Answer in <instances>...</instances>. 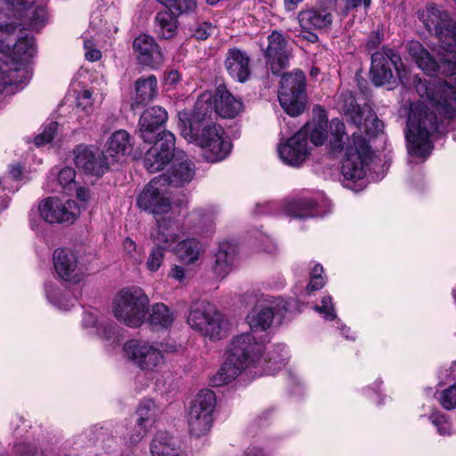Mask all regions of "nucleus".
<instances>
[{
  "label": "nucleus",
  "instance_id": "40",
  "mask_svg": "<svg viewBox=\"0 0 456 456\" xmlns=\"http://www.w3.org/2000/svg\"><path fill=\"white\" fill-rule=\"evenodd\" d=\"M314 310L322 314L326 320L331 321L337 318V314L330 296H325L322 299V305H316Z\"/></svg>",
  "mask_w": 456,
  "mask_h": 456
},
{
  "label": "nucleus",
  "instance_id": "59",
  "mask_svg": "<svg viewBox=\"0 0 456 456\" xmlns=\"http://www.w3.org/2000/svg\"><path fill=\"white\" fill-rule=\"evenodd\" d=\"M75 190L77 191V199L80 200L81 201L85 202L89 199V190L88 189L80 187L77 189L76 188Z\"/></svg>",
  "mask_w": 456,
  "mask_h": 456
},
{
  "label": "nucleus",
  "instance_id": "35",
  "mask_svg": "<svg viewBox=\"0 0 456 456\" xmlns=\"http://www.w3.org/2000/svg\"><path fill=\"white\" fill-rule=\"evenodd\" d=\"M176 447L178 446L172 436L167 432L159 431L155 434L150 449L151 456H167Z\"/></svg>",
  "mask_w": 456,
  "mask_h": 456
},
{
  "label": "nucleus",
  "instance_id": "56",
  "mask_svg": "<svg viewBox=\"0 0 456 456\" xmlns=\"http://www.w3.org/2000/svg\"><path fill=\"white\" fill-rule=\"evenodd\" d=\"M275 207V202H267L265 203L264 205L257 204L256 206V211L257 214H273Z\"/></svg>",
  "mask_w": 456,
  "mask_h": 456
},
{
  "label": "nucleus",
  "instance_id": "54",
  "mask_svg": "<svg viewBox=\"0 0 456 456\" xmlns=\"http://www.w3.org/2000/svg\"><path fill=\"white\" fill-rule=\"evenodd\" d=\"M169 275L179 282H183L185 278L184 268L179 265H174L170 270Z\"/></svg>",
  "mask_w": 456,
  "mask_h": 456
},
{
  "label": "nucleus",
  "instance_id": "42",
  "mask_svg": "<svg viewBox=\"0 0 456 456\" xmlns=\"http://www.w3.org/2000/svg\"><path fill=\"white\" fill-rule=\"evenodd\" d=\"M26 15L30 20V25L33 27L43 24L46 19V12L42 6H29L26 8Z\"/></svg>",
  "mask_w": 456,
  "mask_h": 456
},
{
  "label": "nucleus",
  "instance_id": "34",
  "mask_svg": "<svg viewBox=\"0 0 456 456\" xmlns=\"http://www.w3.org/2000/svg\"><path fill=\"white\" fill-rule=\"evenodd\" d=\"M12 58L18 62H28L37 53V48L32 36L26 34L20 37L13 45Z\"/></svg>",
  "mask_w": 456,
  "mask_h": 456
},
{
  "label": "nucleus",
  "instance_id": "17",
  "mask_svg": "<svg viewBox=\"0 0 456 456\" xmlns=\"http://www.w3.org/2000/svg\"><path fill=\"white\" fill-rule=\"evenodd\" d=\"M53 263L57 275L63 281L78 283L84 277V269L77 255L67 248H57L53 255Z\"/></svg>",
  "mask_w": 456,
  "mask_h": 456
},
{
  "label": "nucleus",
  "instance_id": "51",
  "mask_svg": "<svg viewBox=\"0 0 456 456\" xmlns=\"http://www.w3.org/2000/svg\"><path fill=\"white\" fill-rule=\"evenodd\" d=\"M18 456H45L38 448L31 444H22L17 448Z\"/></svg>",
  "mask_w": 456,
  "mask_h": 456
},
{
  "label": "nucleus",
  "instance_id": "58",
  "mask_svg": "<svg viewBox=\"0 0 456 456\" xmlns=\"http://www.w3.org/2000/svg\"><path fill=\"white\" fill-rule=\"evenodd\" d=\"M165 80L167 85H175L180 80V74L175 69L171 70L167 74Z\"/></svg>",
  "mask_w": 456,
  "mask_h": 456
},
{
  "label": "nucleus",
  "instance_id": "27",
  "mask_svg": "<svg viewBox=\"0 0 456 456\" xmlns=\"http://www.w3.org/2000/svg\"><path fill=\"white\" fill-rule=\"evenodd\" d=\"M194 175L195 166L185 155L183 159L175 160L169 174H163L159 176L166 178L165 182L168 186L181 187L190 183Z\"/></svg>",
  "mask_w": 456,
  "mask_h": 456
},
{
  "label": "nucleus",
  "instance_id": "33",
  "mask_svg": "<svg viewBox=\"0 0 456 456\" xmlns=\"http://www.w3.org/2000/svg\"><path fill=\"white\" fill-rule=\"evenodd\" d=\"M157 78L154 75L137 79L135 82L134 97L136 105L152 101L157 95Z\"/></svg>",
  "mask_w": 456,
  "mask_h": 456
},
{
  "label": "nucleus",
  "instance_id": "14",
  "mask_svg": "<svg viewBox=\"0 0 456 456\" xmlns=\"http://www.w3.org/2000/svg\"><path fill=\"white\" fill-rule=\"evenodd\" d=\"M168 9L158 12L154 18V32L162 39H170L177 32V17L171 12L175 9L180 13H189L197 7L196 0H158Z\"/></svg>",
  "mask_w": 456,
  "mask_h": 456
},
{
  "label": "nucleus",
  "instance_id": "30",
  "mask_svg": "<svg viewBox=\"0 0 456 456\" xmlns=\"http://www.w3.org/2000/svg\"><path fill=\"white\" fill-rule=\"evenodd\" d=\"M148 312L147 323L153 330H167L175 321L174 313L163 303L153 304Z\"/></svg>",
  "mask_w": 456,
  "mask_h": 456
},
{
  "label": "nucleus",
  "instance_id": "21",
  "mask_svg": "<svg viewBox=\"0 0 456 456\" xmlns=\"http://www.w3.org/2000/svg\"><path fill=\"white\" fill-rule=\"evenodd\" d=\"M74 162L78 169L86 174L102 175L110 167L108 157L103 152L95 153L91 148L78 145L74 150Z\"/></svg>",
  "mask_w": 456,
  "mask_h": 456
},
{
  "label": "nucleus",
  "instance_id": "24",
  "mask_svg": "<svg viewBox=\"0 0 456 456\" xmlns=\"http://www.w3.org/2000/svg\"><path fill=\"white\" fill-rule=\"evenodd\" d=\"M214 113L224 118H232L241 112L243 105L224 86L216 87L212 94Z\"/></svg>",
  "mask_w": 456,
  "mask_h": 456
},
{
  "label": "nucleus",
  "instance_id": "64",
  "mask_svg": "<svg viewBox=\"0 0 456 456\" xmlns=\"http://www.w3.org/2000/svg\"><path fill=\"white\" fill-rule=\"evenodd\" d=\"M323 273V267L321 265H315L314 267L312 269L310 276L311 277H322Z\"/></svg>",
  "mask_w": 456,
  "mask_h": 456
},
{
  "label": "nucleus",
  "instance_id": "52",
  "mask_svg": "<svg viewBox=\"0 0 456 456\" xmlns=\"http://www.w3.org/2000/svg\"><path fill=\"white\" fill-rule=\"evenodd\" d=\"M325 284L323 277H311L310 282L305 289V294L310 295L311 293L321 289Z\"/></svg>",
  "mask_w": 456,
  "mask_h": 456
},
{
  "label": "nucleus",
  "instance_id": "29",
  "mask_svg": "<svg viewBox=\"0 0 456 456\" xmlns=\"http://www.w3.org/2000/svg\"><path fill=\"white\" fill-rule=\"evenodd\" d=\"M314 111L318 115V119L307 123L299 132L305 133L306 138L309 134L311 142L318 146L327 139L328 118L326 110L320 106L314 107Z\"/></svg>",
  "mask_w": 456,
  "mask_h": 456
},
{
  "label": "nucleus",
  "instance_id": "39",
  "mask_svg": "<svg viewBox=\"0 0 456 456\" xmlns=\"http://www.w3.org/2000/svg\"><path fill=\"white\" fill-rule=\"evenodd\" d=\"M439 402L445 410L456 409V385L452 384L444 389L440 394Z\"/></svg>",
  "mask_w": 456,
  "mask_h": 456
},
{
  "label": "nucleus",
  "instance_id": "13",
  "mask_svg": "<svg viewBox=\"0 0 456 456\" xmlns=\"http://www.w3.org/2000/svg\"><path fill=\"white\" fill-rule=\"evenodd\" d=\"M155 145L149 149L143 159V166L150 173L164 169L171 159H183L185 152L175 149V137L169 131H163L156 140Z\"/></svg>",
  "mask_w": 456,
  "mask_h": 456
},
{
  "label": "nucleus",
  "instance_id": "1",
  "mask_svg": "<svg viewBox=\"0 0 456 456\" xmlns=\"http://www.w3.org/2000/svg\"><path fill=\"white\" fill-rule=\"evenodd\" d=\"M419 18L427 29L436 35L446 53L438 62L419 42L411 41L408 46L410 55L427 75L449 77L428 81L418 76L412 78V85L421 100L413 102L410 108L406 132L408 152L425 160L432 152V137L438 130L436 112L445 118L456 117V22L451 20L448 12L436 5H428L419 12Z\"/></svg>",
  "mask_w": 456,
  "mask_h": 456
},
{
  "label": "nucleus",
  "instance_id": "48",
  "mask_svg": "<svg viewBox=\"0 0 456 456\" xmlns=\"http://www.w3.org/2000/svg\"><path fill=\"white\" fill-rule=\"evenodd\" d=\"M15 29L16 25L13 23H8L6 21L5 15H4L0 11V47L4 45L5 40L2 34H7L8 36H11L15 31Z\"/></svg>",
  "mask_w": 456,
  "mask_h": 456
},
{
  "label": "nucleus",
  "instance_id": "2",
  "mask_svg": "<svg viewBox=\"0 0 456 456\" xmlns=\"http://www.w3.org/2000/svg\"><path fill=\"white\" fill-rule=\"evenodd\" d=\"M243 302L253 304V307L245 317L251 332L236 336L230 346L229 354L211 382L215 387H221L237 378L243 370L251 368H264L268 374H273L286 364L288 359L286 346L278 345L276 350L281 354H273L268 360L263 359L265 339L256 340L253 332L265 331L273 324L276 299L268 295L248 291L243 296Z\"/></svg>",
  "mask_w": 456,
  "mask_h": 456
},
{
  "label": "nucleus",
  "instance_id": "25",
  "mask_svg": "<svg viewBox=\"0 0 456 456\" xmlns=\"http://www.w3.org/2000/svg\"><path fill=\"white\" fill-rule=\"evenodd\" d=\"M132 151L133 142L129 133L124 129H119L109 137L103 154L108 157L110 165L118 161L120 157L130 154Z\"/></svg>",
  "mask_w": 456,
  "mask_h": 456
},
{
  "label": "nucleus",
  "instance_id": "18",
  "mask_svg": "<svg viewBox=\"0 0 456 456\" xmlns=\"http://www.w3.org/2000/svg\"><path fill=\"white\" fill-rule=\"evenodd\" d=\"M167 120V110L160 106H152L145 110L140 117L138 131L144 142L152 143L162 133L160 129Z\"/></svg>",
  "mask_w": 456,
  "mask_h": 456
},
{
  "label": "nucleus",
  "instance_id": "22",
  "mask_svg": "<svg viewBox=\"0 0 456 456\" xmlns=\"http://www.w3.org/2000/svg\"><path fill=\"white\" fill-rule=\"evenodd\" d=\"M133 48L138 61L144 66L156 68L163 61V55L155 39L146 34L136 37Z\"/></svg>",
  "mask_w": 456,
  "mask_h": 456
},
{
  "label": "nucleus",
  "instance_id": "7",
  "mask_svg": "<svg viewBox=\"0 0 456 456\" xmlns=\"http://www.w3.org/2000/svg\"><path fill=\"white\" fill-rule=\"evenodd\" d=\"M278 98L281 106L289 115H300L305 110L307 98L304 72L296 70L283 74Z\"/></svg>",
  "mask_w": 456,
  "mask_h": 456
},
{
  "label": "nucleus",
  "instance_id": "32",
  "mask_svg": "<svg viewBox=\"0 0 456 456\" xmlns=\"http://www.w3.org/2000/svg\"><path fill=\"white\" fill-rule=\"evenodd\" d=\"M286 213L295 218L305 219L318 216L316 203L311 199H300L288 202Z\"/></svg>",
  "mask_w": 456,
  "mask_h": 456
},
{
  "label": "nucleus",
  "instance_id": "6",
  "mask_svg": "<svg viewBox=\"0 0 456 456\" xmlns=\"http://www.w3.org/2000/svg\"><path fill=\"white\" fill-rule=\"evenodd\" d=\"M391 67L396 70L397 77L404 86L411 84L399 53L395 50L385 46L381 51L375 52L371 55L370 76L372 83L377 86L390 83L394 78Z\"/></svg>",
  "mask_w": 456,
  "mask_h": 456
},
{
  "label": "nucleus",
  "instance_id": "20",
  "mask_svg": "<svg viewBox=\"0 0 456 456\" xmlns=\"http://www.w3.org/2000/svg\"><path fill=\"white\" fill-rule=\"evenodd\" d=\"M280 159L288 166L300 167L309 155L308 141L305 133L297 132L286 142L278 147Z\"/></svg>",
  "mask_w": 456,
  "mask_h": 456
},
{
  "label": "nucleus",
  "instance_id": "28",
  "mask_svg": "<svg viewBox=\"0 0 456 456\" xmlns=\"http://www.w3.org/2000/svg\"><path fill=\"white\" fill-rule=\"evenodd\" d=\"M236 255L237 247L235 244L229 241L219 243L213 265V271L217 277L224 279L228 275L232 269Z\"/></svg>",
  "mask_w": 456,
  "mask_h": 456
},
{
  "label": "nucleus",
  "instance_id": "5",
  "mask_svg": "<svg viewBox=\"0 0 456 456\" xmlns=\"http://www.w3.org/2000/svg\"><path fill=\"white\" fill-rule=\"evenodd\" d=\"M223 315L211 303L200 300L192 303L187 315L191 329L210 340L223 337Z\"/></svg>",
  "mask_w": 456,
  "mask_h": 456
},
{
  "label": "nucleus",
  "instance_id": "8",
  "mask_svg": "<svg viewBox=\"0 0 456 456\" xmlns=\"http://www.w3.org/2000/svg\"><path fill=\"white\" fill-rule=\"evenodd\" d=\"M213 114L212 94L204 93L197 100L191 113L179 111L178 126L182 135L191 141L200 134L206 125H216L210 122Z\"/></svg>",
  "mask_w": 456,
  "mask_h": 456
},
{
  "label": "nucleus",
  "instance_id": "57",
  "mask_svg": "<svg viewBox=\"0 0 456 456\" xmlns=\"http://www.w3.org/2000/svg\"><path fill=\"white\" fill-rule=\"evenodd\" d=\"M382 41V38L379 33L371 34L367 41V48L369 50H373L377 48Z\"/></svg>",
  "mask_w": 456,
  "mask_h": 456
},
{
  "label": "nucleus",
  "instance_id": "31",
  "mask_svg": "<svg viewBox=\"0 0 456 456\" xmlns=\"http://www.w3.org/2000/svg\"><path fill=\"white\" fill-rule=\"evenodd\" d=\"M175 252L177 257L184 264L190 265L195 263L204 252L203 245L195 239H187L180 241Z\"/></svg>",
  "mask_w": 456,
  "mask_h": 456
},
{
  "label": "nucleus",
  "instance_id": "37",
  "mask_svg": "<svg viewBox=\"0 0 456 456\" xmlns=\"http://www.w3.org/2000/svg\"><path fill=\"white\" fill-rule=\"evenodd\" d=\"M76 172L72 167H66L58 173V186L63 192L69 194L76 189Z\"/></svg>",
  "mask_w": 456,
  "mask_h": 456
},
{
  "label": "nucleus",
  "instance_id": "36",
  "mask_svg": "<svg viewBox=\"0 0 456 456\" xmlns=\"http://www.w3.org/2000/svg\"><path fill=\"white\" fill-rule=\"evenodd\" d=\"M137 424L152 428L156 422L159 409L152 400H143L137 408Z\"/></svg>",
  "mask_w": 456,
  "mask_h": 456
},
{
  "label": "nucleus",
  "instance_id": "46",
  "mask_svg": "<svg viewBox=\"0 0 456 456\" xmlns=\"http://www.w3.org/2000/svg\"><path fill=\"white\" fill-rule=\"evenodd\" d=\"M84 48L86 50L85 56L87 61H96L102 58V52L94 47L91 40L86 39L84 41Z\"/></svg>",
  "mask_w": 456,
  "mask_h": 456
},
{
  "label": "nucleus",
  "instance_id": "26",
  "mask_svg": "<svg viewBox=\"0 0 456 456\" xmlns=\"http://www.w3.org/2000/svg\"><path fill=\"white\" fill-rule=\"evenodd\" d=\"M298 22L303 30L329 28L333 22L332 14L324 8H311L298 12Z\"/></svg>",
  "mask_w": 456,
  "mask_h": 456
},
{
  "label": "nucleus",
  "instance_id": "62",
  "mask_svg": "<svg viewBox=\"0 0 456 456\" xmlns=\"http://www.w3.org/2000/svg\"><path fill=\"white\" fill-rule=\"evenodd\" d=\"M362 2L363 0H346L345 7L347 11L353 10L359 7Z\"/></svg>",
  "mask_w": 456,
  "mask_h": 456
},
{
  "label": "nucleus",
  "instance_id": "50",
  "mask_svg": "<svg viewBox=\"0 0 456 456\" xmlns=\"http://www.w3.org/2000/svg\"><path fill=\"white\" fill-rule=\"evenodd\" d=\"M151 428L144 425H138L136 423L134 429L130 435L129 441L131 444H136L139 443L147 434Z\"/></svg>",
  "mask_w": 456,
  "mask_h": 456
},
{
  "label": "nucleus",
  "instance_id": "53",
  "mask_svg": "<svg viewBox=\"0 0 456 456\" xmlns=\"http://www.w3.org/2000/svg\"><path fill=\"white\" fill-rule=\"evenodd\" d=\"M443 376L449 381H454L453 384L456 385V362H453L449 368L440 372V378Z\"/></svg>",
  "mask_w": 456,
  "mask_h": 456
},
{
  "label": "nucleus",
  "instance_id": "16",
  "mask_svg": "<svg viewBox=\"0 0 456 456\" xmlns=\"http://www.w3.org/2000/svg\"><path fill=\"white\" fill-rule=\"evenodd\" d=\"M40 216L49 224L73 223L79 216L80 209L75 200H61L49 197L38 206Z\"/></svg>",
  "mask_w": 456,
  "mask_h": 456
},
{
  "label": "nucleus",
  "instance_id": "61",
  "mask_svg": "<svg viewBox=\"0 0 456 456\" xmlns=\"http://www.w3.org/2000/svg\"><path fill=\"white\" fill-rule=\"evenodd\" d=\"M10 174L13 179H19L22 174L21 167L20 165L12 166L10 168Z\"/></svg>",
  "mask_w": 456,
  "mask_h": 456
},
{
  "label": "nucleus",
  "instance_id": "63",
  "mask_svg": "<svg viewBox=\"0 0 456 456\" xmlns=\"http://www.w3.org/2000/svg\"><path fill=\"white\" fill-rule=\"evenodd\" d=\"M246 456H264L262 449L257 447L248 448L246 451Z\"/></svg>",
  "mask_w": 456,
  "mask_h": 456
},
{
  "label": "nucleus",
  "instance_id": "38",
  "mask_svg": "<svg viewBox=\"0 0 456 456\" xmlns=\"http://www.w3.org/2000/svg\"><path fill=\"white\" fill-rule=\"evenodd\" d=\"M429 419L436 428L440 436H450L452 434V425L444 414L439 411L433 412L429 416Z\"/></svg>",
  "mask_w": 456,
  "mask_h": 456
},
{
  "label": "nucleus",
  "instance_id": "12",
  "mask_svg": "<svg viewBox=\"0 0 456 456\" xmlns=\"http://www.w3.org/2000/svg\"><path fill=\"white\" fill-rule=\"evenodd\" d=\"M191 141L202 149L203 157L209 162L224 159L232 150V142L219 125H206Z\"/></svg>",
  "mask_w": 456,
  "mask_h": 456
},
{
  "label": "nucleus",
  "instance_id": "19",
  "mask_svg": "<svg viewBox=\"0 0 456 456\" xmlns=\"http://www.w3.org/2000/svg\"><path fill=\"white\" fill-rule=\"evenodd\" d=\"M267 40L268 46L265 52L266 64L273 74H280L289 64L287 39L282 33L274 30Z\"/></svg>",
  "mask_w": 456,
  "mask_h": 456
},
{
  "label": "nucleus",
  "instance_id": "15",
  "mask_svg": "<svg viewBox=\"0 0 456 456\" xmlns=\"http://www.w3.org/2000/svg\"><path fill=\"white\" fill-rule=\"evenodd\" d=\"M165 180V177L157 176L145 186L136 199L139 208L155 216L169 212L172 207Z\"/></svg>",
  "mask_w": 456,
  "mask_h": 456
},
{
  "label": "nucleus",
  "instance_id": "9",
  "mask_svg": "<svg viewBox=\"0 0 456 456\" xmlns=\"http://www.w3.org/2000/svg\"><path fill=\"white\" fill-rule=\"evenodd\" d=\"M184 234L183 225L174 219L163 218L158 221L157 229L151 232L156 248H154L147 260L146 265L151 272H156L162 265L165 250Z\"/></svg>",
  "mask_w": 456,
  "mask_h": 456
},
{
  "label": "nucleus",
  "instance_id": "55",
  "mask_svg": "<svg viewBox=\"0 0 456 456\" xmlns=\"http://www.w3.org/2000/svg\"><path fill=\"white\" fill-rule=\"evenodd\" d=\"M83 325L86 328H96L97 329V317L93 313H85L83 317Z\"/></svg>",
  "mask_w": 456,
  "mask_h": 456
},
{
  "label": "nucleus",
  "instance_id": "11",
  "mask_svg": "<svg viewBox=\"0 0 456 456\" xmlns=\"http://www.w3.org/2000/svg\"><path fill=\"white\" fill-rule=\"evenodd\" d=\"M126 357L144 371H157L165 364V357L155 343L132 339L124 345Z\"/></svg>",
  "mask_w": 456,
  "mask_h": 456
},
{
  "label": "nucleus",
  "instance_id": "4",
  "mask_svg": "<svg viewBox=\"0 0 456 456\" xmlns=\"http://www.w3.org/2000/svg\"><path fill=\"white\" fill-rule=\"evenodd\" d=\"M149 304L148 296L140 287H126L116 295L113 314L125 325L138 328L146 321Z\"/></svg>",
  "mask_w": 456,
  "mask_h": 456
},
{
  "label": "nucleus",
  "instance_id": "60",
  "mask_svg": "<svg viewBox=\"0 0 456 456\" xmlns=\"http://www.w3.org/2000/svg\"><path fill=\"white\" fill-rule=\"evenodd\" d=\"M303 33V38L307 40L308 42L315 43L318 41V36L315 33L312 32V30H304Z\"/></svg>",
  "mask_w": 456,
  "mask_h": 456
},
{
  "label": "nucleus",
  "instance_id": "47",
  "mask_svg": "<svg viewBox=\"0 0 456 456\" xmlns=\"http://www.w3.org/2000/svg\"><path fill=\"white\" fill-rule=\"evenodd\" d=\"M77 107L87 111L93 105L92 92L90 90H82L77 95Z\"/></svg>",
  "mask_w": 456,
  "mask_h": 456
},
{
  "label": "nucleus",
  "instance_id": "45",
  "mask_svg": "<svg viewBox=\"0 0 456 456\" xmlns=\"http://www.w3.org/2000/svg\"><path fill=\"white\" fill-rule=\"evenodd\" d=\"M215 27L209 22L197 23L192 28V36L198 40H206L213 34Z\"/></svg>",
  "mask_w": 456,
  "mask_h": 456
},
{
  "label": "nucleus",
  "instance_id": "49",
  "mask_svg": "<svg viewBox=\"0 0 456 456\" xmlns=\"http://www.w3.org/2000/svg\"><path fill=\"white\" fill-rule=\"evenodd\" d=\"M97 20L102 21V19H100L99 16L94 17L93 20H91V26L94 28V29H96V30H98L102 33H104L106 35H111V34L118 32V28L116 25L108 24V22L105 21L103 26H100L97 23Z\"/></svg>",
  "mask_w": 456,
  "mask_h": 456
},
{
  "label": "nucleus",
  "instance_id": "10",
  "mask_svg": "<svg viewBox=\"0 0 456 456\" xmlns=\"http://www.w3.org/2000/svg\"><path fill=\"white\" fill-rule=\"evenodd\" d=\"M216 405V395L210 389L201 390L191 403L188 412L190 434L194 436L207 435L212 427V413Z\"/></svg>",
  "mask_w": 456,
  "mask_h": 456
},
{
  "label": "nucleus",
  "instance_id": "43",
  "mask_svg": "<svg viewBox=\"0 0 456 456\" xmlns=\"http://www.w3.org/2000/svg\"><path fill=\"white\" fill-rule=\"evenodd\" d=\"M45 294L48 300L57 307L62 310H69L71 306L74 305L75 299L66 300L65 302L56 297L55 289L51 286H46Z\"/></svg>",
  "mask_w": 456,
  "mask_h": 456
},
{
  "label": "nucleus",
  "instance_id": "23",
  "mask_svg": "<svg viewBox=\"0 0 456 456\" xmlns=\"http://www.w3.org/2000/svg\"><path fill=\"white\" fill-rule=\"evenodd\" d=\"M224 64L229 75L234 80L244 83L249 78L250 58L245 51L238 48L229 49Z\"/></svg>",
  "mask_w": 456,
  "mask_h": 456
},
{
  "label": "nucleus",
  "instance_id": "41",
  "mask_svg": "<svg viewBox=\"0 0 456 456\" xmlns=\"http://www.w3.org/2000/svg\"><path fill=\"white\" fill-rule=\"evenodd\" d=\"M58 129V123L55 121L50 122L48 125L44 126L43 132L35 138V144L37 146H42L50 142Z\"/></svg>",
  "mask_w": 456,
  "mask_h": 456
},
{
  "label": "nucleus",
  "instance_id": "44",
  "mask_svg": "<svg viewBox=\"0 0 456 456\" xmlns=\"http://www.w3.org/2000/svg\"><path fill=\"white\" fill-rule=\"evenodd\" d=\"M96 332L101 338L114 341L118 338V326L113 322L102 323Z\"/></svg>",
  "mask_w": 456,
  "mask_h": 456
},
{
  "label": "nucleus",
  "instance_id": "3",
  "mask_svg": "<svg viewBox=\"0 0 456 456\" xmlns=\"http://www.w3.org/2000/svg\"><path fill=\"white\" fill-rule=\"evenodd\" d=\"M343 110L358 131L354 132L345 143L343 141L345 124L338 118H333L330 123L331 136L330 144L333 152H340L345 150L341 173L346 181L356 182L365 176L366 167L370 164L372 157L369 142L362 135V129L367 135L374 136L382 131L383 123L370 107L357 105L352 94L346 96Z\"/></svg>",
  "mask_w": 456,
  "mask_h": 456
}]
</instances>
